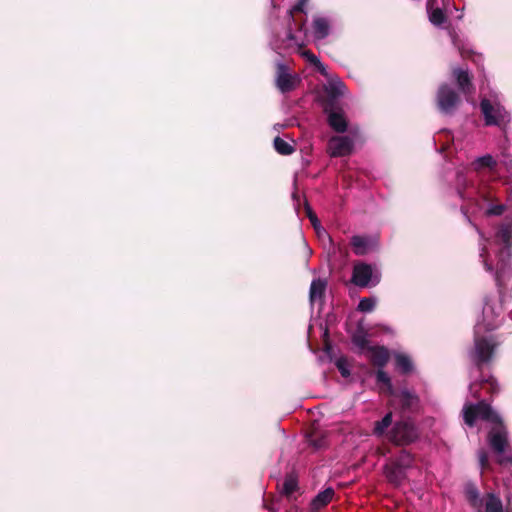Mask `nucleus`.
<instances>
[{
    "instance_id": "nucleus-1",
    "label": "nucleus",
    "mask_w": 512,
    "mask_h": 512,
    "mask_svg": "<svg viewBox=\"0 0 512 512\" xmlns=\"http://www.w3.org/2000/svg\"><path fill=\"white\" fill-rule=\"evenodd\" d=\"M479 240V257L485 270L492 274L502 287L512 278V224L501 223L491 237L476 228Z\"/></svg>"
},
{
    "instance_id": "nucleus-2",
    "label": "nucleus",
    "mask_w": 512,
    "mask_h": 512,
    "mask_svg": "<svg viewBox=\"0 0 512 512\" xmlns=\"http://www.w3.org/2000/svg\"><path fill=\"white\" fill-rule=\"evenodd\" d=\"M502 320V299L496 296L485 297L482 312L477 317L474 327V348L470 353L472 361L479 369L491 361L499 344L493 335L486 333L497 329Z\"/></svg>"
},
{
    "instance_id": "nucleus-3",
    "label": "nucleus",
    "mask_w": 512,
    "mask_h": 512,
    "mask_svg": "<svg viewBox=\"0 0 512 512\" xmlns=\"http://www.w3.org/2000/svg\"><path fill=\"white\" fill-rule=\"evenodd\" d=\"M462 412L468 426H473L477 419L494 425L487 437L488 444L496 454L497 462L500 465H512V448L508 441V431L503 425L500 415L485 401L476 404L466 403Z\"/></svg>"
},
{
    "instance_id": "nucleus-4",
    "label": "nucleus",
    "mask_w": 512,
    "mask_h": 512,
    "mask_svg": "<svg viewBox=\"0 0 512 512\" xmlns=\"http://www.w3.org/2000/svg\"><path fill=\"white\" fill-rule=\"evenodd\" d=\"M495 200L496 196L492 189L487 185H482L476 189L470 198V203L475 211H484L489 216H499L504 212L505 206L495 203Z\"/></svg>"
},
{
    "instance_id": "nucleus-5",
    "label": "nucleus",
    "mask_w": 512,
    "mask_h": 512,
    "mask_svg": "<svg viewBox=\"0 0 512 512\" xmlns=\"http://www.w3.org/2000/svg\"><path fill=\"white\" fill-rule=\"evenodd\" d=\"M481 112L487 126L505 127L510 122V115L500 104L497 97L483 98L480 103Z\"/></svg>"
},
{
    "instance_id": "nucleus-6",
    "label": "nucleus",
    "mask_w": 512,
    "mask_h": 512,
    "mask_svg": "<svg viewBox=\"0 0 512 512\" xmlns=\"http://www.w3.org/2000/svg\"><path fill=\"white\" fill-rule=\"evenodd\" d=\"M380 279L381 273L375 266L361 261L354 263L351 282L357 287H374Z\"/></svg>"
},
{
    "instance_id": "nucleus-7",
    "label": "nucleus",
    "mask_w": 512,
    "mask_h": 512,
    "mask_svg": "<svg viewBox=\"0 0 512 512\" xmlns=\"http://www.w3.org/2000/svg\"><path fill=\"white\" fill-rule=\"evenodd\" d=\"M416 426L410 420H402L395 423L388 433V439L397 445H407L418 438Z\"/></svg>"
},
{
    "instance_id": "nucleus-8",
    "label": "nucleus",
    "mask_w": 512,
    "mask_h": 512,
    "mask_svg": "<svg viewBox=\"0 0 512 512\" xmlns=\"http://www.w3.org/2000/svg\"><path fill=\"white\" fill-rule=\"evenodd\" d=\"M460 101V95L449 84L440 85L436 95V102L441 113L452 115Z\"/></svg>"
},
{
    "instance_id": "nucleus-9",
    "label": "nucleus",
    "mask_w": 512,
    "mask_h": 512,
    "mask_svg": "<svg viewBox=\"0 0 512 512\" xmlns=\"http://www.w3.org/2000/svg\"><path fill=\"white\" fill-rule=\"evenodd\" d=\"M276 86L282 93L294 90L299 83L297 75L291 74L288 67L281 62L277 63Z\"/></svg>"
},
{
    "instance_id": "nucleus-10",
    "label": "nucleus",
    "mask_w": 512,
    "mask_h": 512,
    "mask_svg": "<svg viewBox=\"0 0 512 512\" xmlns=\"http://www.w3.org/2000/svg\"><path fill=\"white\" fill-rule=\"evenodd\" d=\"M354 139L352 136H333L328 142V150L332 157L347 156L352 153Z\"/></svg>"
},
{
    "instance_id": "nucleus-11",
    "label": "nucleus",
    "mask_w": 512,
    "mask_h": 512,
    "mask_svg": "<svg viewBox=\"0 0 512 512\" xmlns=\"http://www.w3.org/2000/svg\"><path fill=\"white\" fill-rule=\"evenodd\" d=\"M350 244L355 255L363 256L377 249L378 239L375 236L354 235Z\"/></svg>"
},
{
    "instance_id": "nucleus-12",
    "label": "nucleus",
    "mask_w": 512,
    "mask_h": 512,
    "mask_svg": "<svg viewBox=\"0 0 512 512\" xmlns=\"http://www.w3.org/2000/svg\"><path fill=\"white\" fill-rule=\"evenodd\" d=\"M331 20L324 16H316L312 22V32L315 40H322L329 36Z\"/></svg>"
},
{
    "instance_id": "nucleus-13",
    "label": "nucleus",
    "mask_w": 512,
    "mask_h": 512,
    "mask_svg": "<svg viewBox=\"0 0 512 512\" xmlns=\"http://www.w3.org/2000/svg\"><path fill=\"white\" fill-rule=\"evenodd\" d=\"M453 78L456 80L458 84L459 91L467 96L472 93V83L467 70H463L461 68H454L452 71Z\"/></svg>"
},
{
    "instance_id": "nucleus-14",
    "label": "nucleus",
    "mask_w": 512,
    "mask_h": 512,
    "mask_svg": "<svg viewBox=\"0 0 512 512\" xmlns=\"http://www.w3.org/2000/svg\"><path fill=\"white\" fill-rule=\"evenodd\" d=\"M366 356L375 366H378L379 368H383L389 360V352L385 347H368Z\"/></svg>"
},
{
    "instance_id": "nucleus-15",
    "label": "nucleus",
    "mask_w": 512,
    "mask_h": 512,
    "mask_svg": "<svg viewBox=\"0 0 512 512\" xmlns=\"http://www.w3.org/2000/svg\"><path fill=\"white\" fill-rule=\"evenodd\" d=\"M479 388L486 389L488 393L498 392V384L493 377L482 378L479 382H472L469 386V392L474 398L480 397Z\"/></svg>"
},
{
    "instance_id": "nucleus-16",
    "label": "nucleus",
    "mask_w": 512,
    "mask_h": 512,
    "mask_svg": "<svg viewBox=\"0 0 512 512\" xmlns=\"http://www.w3.org/2000/svg\"><path fill=\"white\" fill-rule=\"evenodd\" d=\"M392 395L399 402L404 411H413L418 406V397L406 389L401 390L399 393L394 392Z\"/></svg>"
},
{
    "instance_id": "nucleus-17",
    "label": "nucleus",
    "mask_w": 512,
    "mask_h": 512,
    "mask_svg": "<svg viewBox=\"0 0 512 512\" xmlns=\"http://www.w3.org/2000/svg\"><path fill=\"white\" fill-rule=\"evenodd\" d=\"M384 474L386 479L395 486L400 485L406 477V472L393 462L384 466Z\"/></svg>"
},
{
    "instance_id": "nucleus-18",
    "label": "nucleus",
    "mask_w": 512,
    "mask_h": 512,
    "mask_svg": "<svg viewBox=\"0 0 512 512\" xmlns=\"http://www.w3.org/2000/svg\"><path fill=\"white\" fill-rule=\"evenodd\" d=\"M436 0H428L427 1V12L429 16V21L437 27H440L442 24L446 22V15L441 8H434Z\"/></svg>"
},
{
    "instance_id": "nucleus-19",
    "label": "nucleus",
    "mask_w": 512,
    "mask_h": 512,
    "mask_svg": "<svg viewBox=\"0 0 512 512\" xmlns=\"http://www.w3.org/2000/svg\"><path fill=\"white\" fill-rule=\"evenodd\" d=\"M472 167L476 172H480L483 169H488L489 171H495L497 167V160L490 154H486L480 157H477L472 162Z\"/></svg>"
},
{
    "instance_id": "nucleus-20",
    "label": "nucleus",
    "mask_w": 512,
    "mask_h": 512,
    "mask_svg": "<svg viewBox=\"0 0 512 512\" xmlns=\"http://www.w3.org/2000/svg\"><path fill=\"white\" fill-rule=\"evenodd\" d=\"M334 493L335 492L331 487L326 488L323 491H320L311 502L312 510L318 511L325 507L332 500Z\"/></svg>"
},
{
    "instance_id": "nucleus-21",
    "label": "nucleus",
    "mask_w": 512,
    "mask_h": 512,
    "mask_svg": "<svg viewBox=\"0 0 512 512\" xmlns=\"http://www.w3.org/2000/svg\"><path fill=\"white\" fill-rule=\"evenodd\" d=\"M304 46V39L300 37L298 34H294L291 30L286 33V37L283 40L281 46H276L275 49H294L295 51L301 50Z\"/></svg>"
},
{
    "instance_id": "nucleus-22",
    "label": "nucleus",
    "mask_w": 512,
    "mask_h": 512,
    "mask_svg": "<svg viewBox=\"0 0 512 512\" xmlns=\"http://www.w3.org/2000/svg\"><path fill=\"white\" fill-rule=\"evenodd\" d=\"M328 123L336 132L343 133L347 130V120L342 112L331 111L328 114Z\"/></svg>"
},
{
    "instance_id": "nucleus-23",
    "label": "nucleus",
    "mask_w": 512,
    "mask_h": 512,
    "mask_svg": "<svg viewBox=\"0 0 512 512\" xmlns=\"http://www.w3.org/2000/svg\"><path fill=\"white\" fill-rule=\"evenodd\" d=\"M326 286H327V282L320 278L314 279L311 282L310 292H309L311 303H315L316 301L322 300L325 290H326Z\"/></svg>"
},
{
    "instance_id": "nucleus-24",
    "label": "nucleus",
    "mask_w": 512,
    "mask_h": 512,
    "mask_svg": "<svg viewBox=\"0 0 512 512\" xmlns=\"http://www.w3.org/2000/svg\"><path fill=\"white\" fill-rule=\"evenodd\" d=\"M485 512H503L502 500L494 493H488L482 500Z\"/></svg>"
},
{
    "instance_id": "nucleus-25",
    "label": "nucleus",
    "mask_w": 512,
    "mask_h": 512,
    "mask_svg": "<svg viewBox=\"0 0 512 512\" xmlns=\"http://www.w3.org/2000/svg\"><path fill=\"white\" fill-rule=\"evenodd\" d=\"M298 479L294 473L287 474L281 486V494L291 497L298 490Z\"/></svg>"
},
{
    "instance_id": "nucleus-26",
    "label": "nucleus",
    "mask_w": 512,
    "mask_h": 512,
    "mask_svg": "<svg viewBox=\"0 0 512 512\" xmlns=\"http://www.w3.org/2000/svg\"><path fill=\"white\" fill-rule=\"evenodd\" d=\"M346 86L338 77H332L328 80L327 92L332 97H340L345 94Z\"/></svg>"
},
{
    "instance_id": "nucleus-27",
    "label": "nucleus",
    "mask_w": 512,
    "mask_h": 512,
    "mask_svg": "<svg viewBox=\"0 0 512 512\" xmlns=\"http://www.w3.org/2000/svg\"><path fill=\"white\" fill-rule=\"evenodd\" d=\"M396 369L403 374H407L413 370V363L410 357L403 353L395 354Z\"/></svg>"
},
{
    "instance_id": "nucleus-28",
    "label": "nucleus",
    "mask_w": 512,
    "mask_h": 512,
    "mask_svg": "<svg viewBox=\"0 0 512 512\" xmlns=\"http://www.w3.org/2000/svg\"><path fill=\"white\" fill-rule=\"evenodd\" d=\"M448 35L452 41V44L455 48L458 49L459 53L462 57H466L471 53L470 49L466 48L463 41L460 39L458 32L454 28H447Z\"/></svg>"
},
{
    "instance_id": "nucleus-29",
    "label": "nucleus",
    "mask_w": 512,
    "mask_h": 512,
    "mask_svg": "<svg viewBox=\"0 0 512 512\" xmlns=\"http://www.w3.org/2000/svg\"><path fill=\"white\" fill-rule=\"evenodd\" d=\"M300 54L310 64H312L322 75H327L326 66L320 61V59L315 54L308 50L300 51Z\"/></svg>"
},
{
    "instance_id": "nucleus-30",
    "label": "nucleus",
    "mask_w": 512,
    "mask_h": 512,
    "mask_svg": "<svg viewBox=\"0 0 512 512\" xmlns=\"http://www.w3.org/2000/svg\"><path fill=\"white\" fill-rule=\"evenodd\" d=\"M413 462V456L406 450H402L396 460L393 461V463L402 468L405 472L408 468L412 467Z\"/></svg>"
},
{
    "instance_id": "nucleus-31",
    "label": "nucleus",
    "mask_w": 512,
    "mask_h": 512,
    "mask_svg": "<svg viewBox=\"0 0 512 512\" xmlns=\"http://www.w3.org/2000/svg\"><path fill=\"white\" fill-rule=\"evenodd\" d=\"M392 423V413H387L380 421H377L374 426V434L376 436H383L387 428Z\"/></svg>"
},
{
    "instance_id": "nucleus-32",
    "label": "nucleus",
    "mask_w": 512,
    "mask_h": 512,
    "mask_svg": "<svg viewBox=\"0 0 512 512\" xmlns=\"http://www.w3.org/2000/svg\"><path fill=\"white\" fill-rule=\"evenodd\" d=\"M274 148L281 155H290L294 151L293 146L280 137L274 139Z\"/></svg>"
},
{
    "instance_id": "nucleus-33",
    "label": "nucleus",
    "mask_w": 512,
    "mask_h": 512,
    "mask_svg": "<svg viewBox=\"0 0 512 512\" xmlns=\"http://www.w3.org/2000/svg\"><path fill=\"white\" fill-rule=\"evenodd\" d=\"M376 298L364 297L360 299L358 304V310L364 313L372 312L376 306Z\"/></svg>"
},
{
    "instance_id": "nucleus-34",
    "label": "nucleus",
    "mask_w": 512,
    "mask_h": 512,
    "mask_svg": "<svg viewBox=\"0 0 512 512\" xmlns=\"http://www.w3.org/2000/svg\"><path fill=\"white\" fill-rule=\"evenodd\" d=\"M376 380L378 383H381L386 387L389 394H394L391 379L385 371L379 369L376 373Z\"/></svg>"
},
{
    "instance_id": "nucleus-35",
    "label": "nucleus",
    "mask_w": 512,
    "mask_h": 512,
    "mask_svg": "<svg viewBox=\"0 0 512 512\" xmlns=\"http://www.w3.org/2000/svg\"><path fill=\"white\" fill-rule=\"evenodd\" d=\"M309 443L315 449H321L326 445V436L322 433H313L309 437Z\"/></svg>"
},
{
    "instance_id": "nucleus-36",
    "label": "nucleus",
    "mask_w": 512,
    "mask_h": 512,
    "mask_svg": "<svg viewBox=\"0 0 512 512\" xmlns=\"http://www.w3.org/2000/svg\"><path fill=\"white\" fill-rule=\"evenodd\" d=\"M316 235L322 245L326 248L327 246L331 247L333 245L332 239L326 229L322 227H318L316 230Z\"/></svg>"
},
{
    "instance_id": "nucleus-37",
    "label": "nucleus",
    "mask_w": 512,
    "mask_h": 512,
    "mask_svg": "<svg viewBox=\"0 0 512 512\" xmlns=\"http://www.w3.org/2000/svg\"><path fill=\"white\" fill-rule=\"evenodd\" d=\"M336 367L338 368L340 374L347 378L350 376V369L347 360L344 357H340L336 360Z\"/></svg>"
},
{
    "instance_id": "nucleus-38",
    "label": "nucleus",
    "mask_w": 512,
    "mask_h": 512,
    "mask_svg": "<svg viewBox=\"0 0 512 512\" xmlns=\"http://www.w3.org/2000/svg\"><path fill=\"white\" fill-rule=\"evenodd\" d=\"M466 495L468 500L473 506H477L479 500V492L477 488L473 485H468L466 487Z\"/></svg>"
},
{
    "instance_id": "nucleus-39",
    "label": "nucleus",
    "mask_w": 512,
    "mask_h": 512,
    "mask_svg": "<svg viewBox=\"0 0 512 512\" xmlns=\"http://www.w3.org/2000/svg\"><path fill=\"white\" fill-rule=\"evenodd\" d=\"M305 210H306L307 217L309 218L314 230H316L318 227H322L316 214L312 211L311 207L307 203H306Z\"/></svg>"
},
{
    "instance_id": "nucleus-40",
    "label": "nucleus",
    "mask_w": 512,
    "mask_h": 512,
    "mask_svg": "<svg viewBox=\"0 0 512 512\" xmlns=\"http://www.w3.org/2000/svg\"><path fill=\"white\" fill-rule=\"evenodd\" d=\"M353 342H354V344L356 346H358L360 349L365 351V353L367 352V348L369 346H368V340H367L366 336H364V335H355L353 337Z\"/></svg>"
},
{
    "instance_id": "nucleus-41",
    "label": "nucleus",
    "mask_w": 512,
    "mask_h": 512,
    "mask_svg": "<svg viewBox=\"0 0 512 512\" xmlns=\"http://www.w3.org/2000/svg\"><path fill=\"white\" fill-rule=\"evenodd\" d=\"M479 465L481 469H485L488 465V455L484 450L478 452Z\"/></svg>"
},
{
    "instance_id": "nucleus-42",
    "label": "nucleus",
    "mask_w": 512,
    "mask_h": 512,
    "mask_svg": "<svg viewBox=\"0 0 512 512\" xmlns=\"http://www.w3.org/2000/svg\"><path fill=\"white\" fill-rule=\"evenodd\" d=\"M304 5H305V0L300 1L293 7V9L291 10V13L292 12H303ZM290 18L293 20L292 14L290 15Z\"/></svg>"
},
{
    "instance_id": "nucleus-43",
    "label": "nucleus",
    "mask_w": 512,
    "mask_h": 512,
    "mask_svg": "<svg viewBox=\"0 0 512 512\" xmlns=\"http://www.w3.org/2000/svg\"><path fill=\"white\" fill-rule=\"evenodd\" d=\"M458 194H459V196H460L462 199H466V198H467L466 194H465V193H464V191H462V190H458Z\"/></svg>"
},
{
    "instance_id": "nucleus-44",
    "label": "nucleus",
    "mask_w": 512,
    "mask_h": 512,
    "mask_svg": "<svg viewBox=\"0 0 512 512\" xmlns=\"http://www.w3.org/2000/svg\"><path fill=\"white\" fill-rule=\"evenodd\" d=\"M303 26H304V23H302V24L300 25V27H299V31H300V32L302 31Z\"/></svg>"
}]
</instances>
